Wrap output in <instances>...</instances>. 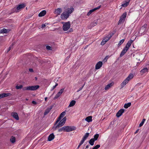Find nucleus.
Wrapping results in <instances>:
<instances>
[{
  "label": "nucleus",
  "instance_id": "20",
  "mask_svg": "<svg viewBox=\"0 0 149 149\" xmlns=\"http://www.w3.org/2000/svg\"><path fill=\"white\" fill-rule=\"evenodd\" d=\"M129 81L126 79L121 84V88H123L124 86L125 85L127 84L128 83Z\"/></svg>",
  "mask_w": 149,
  "mask_h": 149
},
{
  "label": "nucleus",
  "instance_id": "15",
  "mask_svg": "<svg viewBox=\"0 0 149 149\" xmlns=\"http://www.w3.org/2000/svg\"><path fill=\"white\" fill-rule=\"evenodd\" d=\"M113 85V82L105 86L104 89L106 90H108L109 88H110Z\"/></svg>",
  "mask_w": 149,
  "mask_h": 149
},
{
  "label": "nucleus",
  "instance_id": "29",
  "mask_svg": "<svg viewBox=\"0 0 149 149\" xmlns=\"http://www.w3.org/2000/svg\"><path fill=\"white\" fill-rule=\"evenodd\" d=\"M61 117H60V116H59L58 118L56 121L55 122V123L54 124V125H56L58 123L61 121Z\"/></svg>",
  "mask_w": 149,
  "mask_h": 149
},
{
  "label": "nucleus",
  "instance_id": "19",
  "mask_svg": "<svg viewBox=\"0 0 149 149\" xmlns=\"http://www.w3.org/2000/svg\"><path fill=\"white\" fill-rule=\"evenodd\" d=\"M130 1V0H127V1H125L124 2V3L122 4L121 6L124 7H127L129 4Z\"/></svg>",
  "mask_w": 149,
  "mask_h": 149
},
{
  "label": "nucleus",
  "instance_id": "41",
  "mask_svg": "<svg viewBox=\"0 0 149 149\" xmlns=\"http://www.w3.org/2000/svg\"><path fill=\"white\" fill-rule=\"evenodd\" d=\"M65 112L63 111L61 113L60 115V117H61L62 118L65 115Z\"/></svg>",
  "mask_w": 149,
  "mask_h": 149
},
{
  "label": "nucleus",
  "instance_id": "46",
  "mask_svg": "<svg viewBox=\"0 0 149 149\" xmlns=\"http://www.w3.org/2000/svg\"><path fill=\"white\" fill-rule=\"evenodd\" d=\"M60 96V95H59L58 94V93H57L56 95L54 97V99H57L58 97H59Z\"/></svg>",
  "mask_w": 149,
  "mask_h": 149
},
{
  "label": "nucleus",
  "instance_id": "55",
  "mask_svg": "<svg viewBox=\"0 0 149 149\" xmlns=\"http://www.w3.org/2000/svg\"><path fill=\"white\" fill-rule=\"evenodd\" d=\"M73 31V30L72 28L70 29V30H69V32H71Z\"/></svg>",
  "mask_w": 149,
  "mask_h": 149
},
{
  "label": "nucleus",
  "instance_id": "8",
  "mask_svg": "<svg viewBox=\"0 0 149 149\" xmlns=\"http://www.w3.org/2000/svg\"><path fill=\"white\" fill-rule=\"evenodd\" d=\"M124 110L123 109H120L116 113V116L118 118L120 117L121 116L123 113L124 112Z\"/></svg>",
  "mask_w": 149,
  "mask_h": 149
},
{
  "label": "nucleus",
  "instance_id": "7",
  "mask_svg": "<svg viewBox=\"0 0 149 149\" xmlns=\"http://www.w3.org/2000/svg\"><path fill=\"white\" fill-rule=\"evenodd\" d=\"M136 59L139 61H142L143 59V56L142 54H137L135 56Z\"/></svg>",
  "mask_w": 149,
  "mask_h": 149
},
{
  "label": "nucleus",
  "instance_id": "5",
  "mask_svg": "<svg viewBox=\"0 0 149 149\" xmlns=\"http://www.w3.org/2000/svg\"><path fill=\"white\" fill-rule=\"evenodd\" d=\"M70 24L69 22H65L63 25V30L64 31H66L70 28Z\"/></svg>",
  "mask_w": 149,
  "mask_h": 149
},
{
  "label": "nucleus",
  "instance_id": "33",
  "mask_svg": "<svg viewBox=\"0 0 149 149\" xmlns=\"http://www.w3.org/2000/svg\"><path fill=\"white\" fill-rule=\"evenodd\" d=\"M10 141L12 143H14L15 141V138L13 136H12L10 139Z\"/></svg>",
  "mask_w": 149,
  "mask_h": 149
},
{
  "label": "nucleus",
  "instance_id": "54",
  "mask_svg": "<svg viewBox=\"0 0 149 149\" xmlns=\"http://www.w3.org/2000/svg\"><path fill=\"white\" fill-rule=\"evenodd\" d=\"M32 103L33 104H36V102L35 101H33L32 102Z\"/></svg>",
  "mask_w": 149,
  "mask_h": 149
},
{
  "label": "nucleus",
  "instance_id": "1",
  "mask_svg": "<svg viewBox=\"0 0 149 149\" xmlns=\"http://www.w3.org/2000/svg\"><path fill=\"white\" fill-rule=\"evenodd\" d=\"M74 10V8L72 7L66 9L61 14V18L63 20L66 19L69 17L70 14L73 12Z\"/></svg>",
  "mask_w": 149,
  "mask_h": 149
},
{
  "label": "nucleus",
  "instance_id": "18",
  "mask_svg": "<svg viewBox=\"0 0 149 149\" xmlns=\"http://www.w3.org/2000/svg\"><path fill=\"white\" fill-rule=\"evenodd\" d=\"M24 7L25 5L24 4H20L16 8H15V11L17 12V11L16 10H19L23 8H24Z\"/></svg>",
  "mask_w": 149,
  "mask_h": 149
},
{
  "label": "nucleus",
  "instance_id": "48",
  "mask_svg": "<svg viewBox=\"0 0 149 149\" xmlns=\"http://www.w3.org/2000/svg\"><path fill=\"white\" fill-rule=\"evenodd\" d=\"M64 88H62V89H61L60 91H59V92L61 93V94H62V93L64 91Z\"/></svg>",
  "mask_w": 149,
  "mask_h": 149
},
{
  "label": "nucleus",
  "instance_id": "57",
  "mask_svg": "<svg viewBox=\"0 0 149 149\" xmlns=\"http://www.w3.org/2000/svg\"><path fill=\"white\" fill-rule=\"evenodd\" d=\"M56 87L55 86H54L53 87H52V89L51 90H52H52H53L54 89H55V88H56Z\"/></svg>",
  "mask_w": 149,
  "mask_h": 149
},
{
  "label": "nucleus",
  "instance_id": "11",
  "mask_svg": "<svg viewBox=\"0 0 149 149\" xmlns=\"http://www.w3.org/2000/svg\"><path fill=\"white\" fill-rule=\"evenodd\" d=\"M128 49H129L125 47H124L123 49L120 53V57H121L123 56Z\"/></svg>",
  "mask_w": 149,
  "mask_h": 149
},
{
  "label": "nucleus",
  "instance_id": "42",
  "mask_svg": "<svg viewBox=\"0 0 149 149\" xmlns=\"http://www.w3.org/2000/svg\"><path fill=\"white\" fill-rule=\"evenodd\" d=\"M100 147V145H97L93 147L92 149H97Z\"/></svg>",
  "mask_w": 149,
  "mask_h": 149
},
{
  "label": "nucleus",
  "instance_id": "52",
  "mask_svg": "<svg viewBox=\"0 0 149 149\" xmlns=\"http://www.w3.org/2000/svg\"><path fill=\"white\" fill-rule=\"evenodd\" d=\"M11 49V46H10V47L8 49L7 51V53Z\"/></svg>",
  "mask_w": 149,
  "mask_h": 149
},
{
  "label": "nucleus",
  "instance_id": "23",
  "mask_svg": "<svg viewBox=\"0 0 149 149\" xmlns=\"http://www.w3.org/2000/svg\"><path fill=\"white\" fill-rule=\"evenodd\" d=\"M76 103V101L74 100L71 101L68 106V107H72Z\"/></svg>",
  "mask_w": 149,
  "mask_h": 149
},
{
  "label": "nucleus",
  "instance_id": "63",
  "mask_svg": "<svg viewBox=\"0 0 149 149\" xmlns=\"http://www.w3.org/2000/svg\"><path fill=\"white\" fill-rule=\"evenodd\" d=\"M35 79L36 80L37 79V77H35Z\"/></svg>",
  "mask_w": 149,
  "mask_h": 149
},
{
  "label": "nucleus",
  "instance_id": "47",
  "mask_svg": "<svg viewBox=\"0 0 149 149\" xmlns=\"http://www.w3.org/2000/svg\"><path fill=\"white\" fill-rule=\"evenodd\" d=\"M100 7H101V6H98V7H97L96 8H95L93 9H94V11H95L97 9H100Z\"/></svg>",
  "mask_w": 149,
  "mask_h": 149
},
{
  "label": "nucleus",
  "instance_id": "34",
  "mask_svg": "<svg viewBox=\"0 0 149 149\" xmlns=\"http://www.w3.org/2000/svg\"><path fill=\"white\" fill-rule=\"evenodd\" d=\"M99 136V134H96L94 136V138H92L95 141H96Z\"/></svg>",
  "mask_w": 149,
  "mask_h": 149
},
{
  "label": "nucleus",
  "instance_id": "6",
  "mask_svg": "<svg viewBox=\"0 0 149 149\" xmlns=\"http://www.w3.org/2000/svg\"><path fill=\"white\" fill-rule=\"evenodd\" d=\"M65 132H68L72 131L73 130H75L76 129V128L75 127L73 126H65Z\"/></svg>",
  "mask_w": 149,
  "mask_h": 149
},
{
  "label": "nucleus",
  "instance_id": "9",
  "mask_svg": "<svg viewBox=\"0 0 149 149\" xmlns=\"http://www.w3.org/2000/svg\"><path fill=\"white\" fill-rule=\"evenodd\" d=\"M53 107V105H51L45 110L44 113V115L45 116L52 109Z\"/></svg>",
  "mask_w": 149,
  "mask_h": 149
},
{
  "label": "nucleus",
  "instance_id": "49",
  "mask_svg": "<svg viewBox=\"0 0 149 149\" xmlns=\"http://www.w3.org/2000/svg\"><path fill=\"white\" fill-rule=\"evenodd\" d=\"M3 93L0 94V99H1V98H3Z\"/></svg>",
  "mask_w": 149,
  "mask_h": 149
},
{
  "label": "nucleus",
  "instance_id": "53",
  "mask_svg": "<svg viewBox=\"0 0 149 149\" xmlns=\"http://www.w3.org/2000/svg\"><path fill=\"white\" fill-rule=\"evenodd\" d=\"M29 70L30 72H33V69L32 68L29 69Z\"/></svg>",
  "mask_w": 149,
  "mask_h": 149
},
{
  "label": "nucleus",
  "instance_id": "61",
  "mask_svg": "<svg viewBox=\"0 0 149 149\" xmlns=\"http://www.w3.org/2000/svg\"><path fill=\"white\" fill-rule=\"evenodd\" d=\"M58 94L60 95V96L62 94H61L59 92L58 93Z\"/></svg>",
  "mask_w": 149,
  "mask_h": 149
},
{
  "label": "nucleus",
  "instance_id": "13",
  "mask_svg": "<svg viewBox=\"0 0 149 149\" xmlns=\"http://www.w3.org/2000/svg\"><path fill=\"white\" fill-rule=\"evenodd\" d=\"M113 35V33L112 35L110 34L108 35L106 37L104 38L103 39H105V40H104L105 42H107L111 38Z\"/></svg>",
  "mask_w": 149,
  "mask_h": 149
},
{
  "label": "nucleus",
  "instance_id": "24",
  "mask_svg": "<svg viewBox=\"0 0 149 149\" xmlns=\"http://www.w3.org/2000/svg\"><path fill=\"white\" fill-rule=\"evenodd\" d=\"M85 120L88 122L92 121V116H89L87 117L85 119Z\"/></svg>",
  "mask_w": 149,
  "mask_h": 149
},
{
  "label": "nucleus",
  "instance_id": "59",
  "mask_svg": "<svg viewBox=\"0 0 149 149\" xmlns=\"http://www.w3.org/2000/svg\"><path fill=\"white\" fill-rule=\"evenodd\" d=\"M89 146V145H87L86 146V148H88Z\"/></svg>",
  "mask_w": 149,
  "mask_h": 149
},
{
  "label": "nucleus",
  "instance_id": "10",
  "mask_svg": "<svg viewBox=\"0 0 149 149\" xmlns=\"http://www.w3.org/2000/svg\"><path fill=\"white\" fill-rule=\"evenodd\" d=\"M62 12V10L61 8H58L55 10L54 13L57 15H60Z\"/></svg>",
  "mask_w": 149,
  "mask_h": 149
},
{
  "label": "nucleus",
  "instance_id": "30",
  "mask_svg": "<svg viewBox=\"0 0 149 149\" xmlns=\"http://www.w3.org/2000/svg\"><path fill=\"white\" fill-rule=\"evenodd\" d=\"M148 69L146 68H144L142 69L141 71V72L143 74L144 73H146L148 72Z\"/></svg>",
  "mask_w": 149,
  "mask_h": 149
},
{
  "label": "nucleus",
  "instance_id": "14",
  "mask_svg": "<svg viewBox=\"0 0 149 149\" xmlns=\"http://www.w3.org/2000/svg\"><path fill=\"white\" fill-rule=\"evenodd\" d=\"M11 116H13V118L15 119L16 120H19V118L17 113L16 112H13L11 113Z\"/></svg>",
  "mask_w": 149,
  "mask_h": 149
},
{
  "label": "nucleus",
  "instance_id": "26",
  "mask_svg": "<svg viewBox=\"0 0 149 149\" xmlns=\"http://www.w3.org/2000/svg\"><path fill=\"white\" fill-rule=\"evenodd\" d=\"M133 75L131 73L129 75L128 77L126 78V79L129 81L131 79L133 78Z\"/></svg>",
  "mask_w": 149,
  "mask_h": 149
},
{
  "label": "nucleus",
  "instance_id": "2",
  "mask_svg": "<svg viewBox=\"0 0 149 149\" xmlns=\"http://www.w3.org/2000/svg\"><path fill=\"white\" fill-rule=\"evenodd\" d=\"M66 120V117H65L62 120L60 121L59 123L56 125H54V126L53 127V130H55L57 129L58 128L63 125L65 123Z\"/></svg>",
  "mask_w": 149,
  "mask_h": 149
},
{
  "label": "nucleus",
  "instance_id": "51",
  "mask_svg": "<svg viewBox=\"0 0 149 149\" xmlns=\"http://www.w3.org/2000/svg\"><path fill=\"white\" fill-rule=\"evenodd\" d=\"M46 26L44 24H43L41 25V28H44Z\"/></svg>",
  "mask_w": 149,
  "mask_h": 149
},
{
  "label": "nucleus",
  "instance_id": "17",
  "mask_svg": "<svg viewBox=\"0 0 149 149\" xmlns=\"http://www.w3.org/2000/svg\"><path fill=\"white\" fill-rule=\"evenodd\" d=\"M54 138V135L53 133L50 134L48 137V141H52Z\"/></svg>",
  "mask_w": 149,
  "mask_h": 149
},
{
  "label": "nucleus",
  "instance_id": "36",
  "mask_svg": "<svg viewBox=\"0 0 149 149\" xmlns=\"http://www.w3.org/2000/svg\"><path fill=\"white\" fill-rule=\"evenodd\" d=\"M147 26V24H145L143 26H142L141 29V30L143 29L144 31H145L146 28Z\"/></svg>",
  "mask_w": 149,
  "mask_h": 149
},
{
  "label": "nucleus",
  "instance_id": "45",
  "mask_svg": "<svg viewBox=\"0 0 149 149\" xmlns=\"http://www.w3.org/2000/svg\"><path fill=\"white\" fill-rule=\"evenodd\" d=\"M105 40V39H103L102 42H101V45H104L105 43H106L105 42L104 40Z\"/></svg>",
  "mask_w": 149,
  "mask_h": 149
},
{
  "label": "nucleus",
  "instance_id": "21",
  "mask_svg": "<svg viewBox=\"0 0 149 149\" xmlns=\"http://www.w3.org/2000/svg\"><path fill=\"white\" fill-rule=\"evenodd\" d=\"M97 21H95L94 22H92L90 24L89 26H88V28L89 29L91 28L92 27L96 25L97 24Z\"/></svg>",
  "mask_w": 149,
  "mask_h": 149
},
{
  "label": "nucleus",
  "instance_id": "31",
  "mask_svg": "<svg viewBox=\"0 0 149 149\" xmlns=\"http://www.w3.org/2000/svg\"><path fill=\"white\" fill-rule=\"evenodd\" d=\"M7 33V29L3 28L0 30V33Z\"/></svg>",
  "mask_w": 149,
  "mask_h": 149
},
{
  "label": "nucleus",
  "instance_id": "44",
  "mask_svg": "<svg viewBox=\"0 0 149 149\" xmlns=\"http://www.w3.org/2000/svg\"><path fill=\"white\" fill-rule=\"evenodd\" d=\"M46 49L48 50H51L52 47L49 45H47L46 47Z\"/></svg>",
  "mask_w": 149,
  "mask_h": 149
},
{
  "label": "nucleus",
  "instance_id": "25",
  "mask_svg": "<svg viewBox=\"0 0 149 149\" xmlns=\"http://www.w3.org/2000/svg\"><path fill=\"white\" fill-rule=\"evenodd\" d=\"M89 135V133H86L85 134V135L83 137L82 140L84 141L87 138L88 136Z\"/></svg>",
  "mask_w": 149,
  "mask_h": 149
},
{
  "label": "nucleus",
  "instance_id": "4",
  "mask_svg": "<svg viewBox=\"0 0 149 149\" xmlns=\"http://www.w3.org/2000/svg\"><path fill=\"white\" fill-rule=\"evenodd\" d=\"M127 15L126 12L124 13L120 17V19L118 22V24L119 25L123 23L125 20Z\"/></svg>",
  "mask_w": 149,
  "mask_h": 149
},
{
  "label": "nucleus",
  "instance_id": "56",
  "mask_svg": "<svg viewBox=\"0 0 149 149\" xmlns=\"http://www.w3.org/2000/svg\"><path fill=\"white\" fill-rule=\"evenodd\" d=\"M139 129L137 130L135 132L134 134H136V133H137L139 132Z\"/></svg>",
  "mask_w": 149,
  "mask_h": 149
},
{
  "label": "nucleus",
  "instance_id": "16",
  "mask_svg": "<svg viewBox=\"0 0 149 149\" xmlns=\"http://www.w3.org/2000/svg\"><path fill=\"white\" fill-rule=\"evenodd\" d=\"M133 41L130 40L127 43L126 45L125 46V47L127 48L128 49H129Z\"/></svg>",
  "mask_w": 149,
  "mask_h": 149
},
{
  "label": "nucleus",
  "instance_id": "39",
  "mask_svg": "<svg viewBox=\"0 0 149 149\" xmlns=\"http://www.w3.org/2000/svg\"><path fill=\"white\" fill-rule=\"evenodd\" d=\"M145 120H146V119H143L142 120V121L139 124V127H141L143 125Z\"/></svg>",
  "mask_w": 149,
  "mask_h": 149
},
{
  "label": "nucleus",
  "instance_id": "43",
  "mask_svg": "<svg viewBox=\"0 0 149 149\" xmlns=\"http://www.w3.org/2000/svg\"><path fill=\"white\" fill-rule=\"evenodd\" d=\"M84 142V141L81 140V141L79 143V146H78L77 148H79V147H80V146Z\"/></svg>",
  "mask_w": 149,
  "mask_h": 149
},
{
  "label": "nucleus",
  "instance_id": "22",
  "mask_svg": "<svg viewBox=\"0 0 149 149\" xmlns=\"http://www.w3.org/2000/svg\"><path fill=\"white\" fill-rule=\"evenodd\" d=\"M46 13V11L45 10H43L40 12L39 14V17H42L44 16Z\"/></svg>",
  "mask_w": 149,
  "mask_h": 149
},
{
  "label": "nucleus",
  "instance_id": "58",
  "mask_svg": "<svg viewBox=\"0 0 149 149\" xmlns=\"http://www.w3.org/2000/svg\"><path fill=\"white\" fill-rule=\"evenodd\" d=\"M14 45V43H13L12 44V45H10V46H11V48H12V47Z\"/></svg>",
  "mask_w": 149,
  "mask_h": 149
},
{
  "label": "nucleus",
  "instance_id": "64",
  "mask_svg": "<svg viewBox=\"0 0 149 149\" xmlns=\"http://www.w3.org/2000/svg\"><path fill=\"white\" fill-rule=\"evenodd\" d=\"M87 46H86V47L85 48V49L86 48H87Z\"/></svg>",
  "mask_w": 149,
  "mask_h": 149
},
{
  "label": "nucleus",
  "instance_id": "32",
  "mask_svg": "<svg viewBox=\"0 0 149 149\" xmlns=\"http://www.w3.org/2000/svg\"><path fill=\"white\" fill-rule=\"evenodd\" d=\"M62 131L65 132V126H64L63 127L60 128L58 130V132H61Z\"/></svg>",
  "mask_w": 149,
  "mask_h": 149
},
{
  "label": "nucleus",
  "instance_id": "60",
  "mask_svg": "<svg viewBox=\"0 0 149 149\" xmlns=\"http://www.w3.org/2000/svg\"><path fill=\"white\" fill-rule=\"evenodd\" d=\"M47 97H45V101H47Z\"/></svg>",
  "mask_w": 149,
  "mask_h": 149
},
{
  "label": "nucleus",
  "instance_id": "28",
  "mask_svg": "<svg viewBox=\"0 0 149 149\" xmlns=\"http://www.w3.org/2000/svg\"><path fill=\"white\" fill-rule=\"evenodd\" d=\"M95 141L92 138L89 141V143L91 145L93 146L94 144Z\"/></svg>",
  "mask_w": 149,
  "mask_h": 149
},
{
  "label": "nucleus",
  "instance_id": "38",
  "mask_svg": "<svg viewBox=\"0 0 149 149\" xmlns=\"http://www.w3.org/2000/svg\"><path fill=\"white\" fill-rule=\"evenodd\" d=\"M23 86L22 85H20L19 86L17 85L16 86V88L17 89H19L22 88Z\"/></svg>",
  "mask_w": 149,
  "mask_h": 149
},
{
  "label": "nucleus",
  "instance_id": "62",
  "mask_svg": "<svg viewBox=\"0 0 149 149\" xmlns=\"http://www.w3.org/2000/svg\"><path fill=\"white\" fill-rule=\"evenodd\" d=\"M58 84L56 83V85H55L56 87L58 85Z\"/></svg>",
  "mask_w": 149,
  "mask_h": 149
},
{
  "label": "nucleus",
  "instance_id": "40",
  "mask_svg": "<svg viewBox=\"0 0 149 149\" xmlns=\"http://www.w3.org/2000/svg\"><path fill=\"white\" fill-rule=\"evenodd\" d=\"M95 11L94 9H92V10H90L89 12L87 13V15L89 16L90 15V14L93 11Z\"/></svg>",
  "mask_w": 149,
  "mask_h": 149
},
{
  "label": "nucleus",
  "instance_id": "12",
  "mask_svg": "<svg viewBox=\"0 0 149 149\" xmlns=\"http://www.w3.org/2000/svg\"><path fill=\"white\" fill-rule=\"evenodd\" d=\"M102 65V61H100L97 63L95 65V69H100Z\"/></svg>",
  "mask_w": 149,
  "mask_h": 149
},
{
  "label": "nucleus",
  "instance_id": "3",
  "mask_svg": "<svg viewBox=\"0 0 149 149\" xmlns=\"http://www.w3.org/2000/svg\"><path fill=\"white\" fill-rule=\"evenodd\" d=\"M39 87V85H37L34 86H29L25 87L22 88L23 90L35 91Z\"/></svg>",
  "mask_w": 149,
  "mask_h": 149
},
{
  "label": "nucleus",
  "instance_id": "50",
  "mask_svg": "<svg viewBox=\"0 0 149 149\" xmlns=\"http://www.w3.org/2000/svg\"><path fill=\"white\" fill-rule=\"evenodd\" d=\"M84 84L82 87H80L79 88V89L77 91V92H78L79 91H80V90H81L82 89V88H83L84 86Z\"/></svg>",
  "mask_w": 149,
  "mask_h": 149
},
{
  "label": "nucleus",
  "instance_id": "27",
  "mask_svg": "<svg viewBox=\"0 0 149 149\" xmlns=\"http://www.w3.org/2000/svg\"><path fill=\"white\" fill-rule=\"evenodd\" d=\"M131 105V102H129L127 104H125L124 106V107L125 109H127L130 107Z\"/></svg>",
  "mask_w": 149,
  "mask_h": 149
},
{
  "label": "nucleus",
  "instance_id": "35",
  "mask_svg": "<svg viewBox=\"0 0 149 149\" xmlns=\"http://www.w3.org/2000/svg\"><path fill=\"white\" fill-rule=\"evenodd\" d=\"M3 93L4 97L12 95V94L9 93Z\"/></svg>",
  "mask_w": 149,
  "mask_h": 149
},
{
  "label": "nucleus",
  "instance_id": "37",
  "mask_svg": "<svg viewBox=\"0 0 149 149\" xmlns=\"http://www.w3.org/2000/svg\"><path fill=\"white\" fill-rule=\"evenodd\" d=\"M124 41V39H122L120 40L118 44V47H119L123 43Z\"/></svg>",
  "mask_w": 149,
  "mask_h": 149
}]
</instances>
